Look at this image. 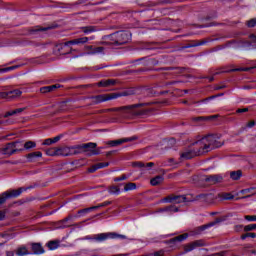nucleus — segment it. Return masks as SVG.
<instances>
[{"mask_svg":"<svg viewBox=\"0 0 256 256\" xmlns=\"http://www.w3.org/2000/svg\"><path fill=\"white\" fill-rule=\"evenodd\" d=\"M249 249H253V245L245 244L244 247H243V251H246V253H248Z\"/></svg>","mask_w":256,"mask_h":256,"instance_id":"nucleus-57","label":"nucleus"},{"mask_svg":"<svg viewBox=\"0 0 256 256\" xmlns=\"http://www.w3.org/2000/svg\"><path fill=\"white\" fill-rule=\"evenodd\" d=\"M75 151L73 150V146H64L60 147V156L61 157H72Z\"/></svg>","mask_w":256,"mask_h":256,"instance_id":"nucleus-18","label":"nucleus"},{"mask_svg":"<svg viewBox=\"0 0 256 256\" xmlns=\"http://www.w3.org/2000/svg\"><path fill=\"white\" fill-rule=\"evenodd\" d=\"M250 39H251V41H253L254 43H256V35H255V34H251V35H250Z\"/></svg>","mask_w":256,"mask_h":256,"instance_id":"nucleus-63","label":"nucleus"},{"mask_svg":"<svg viewBox=\"0 0 256 256\" xmlns=\"http://www.w3.org/2000/svg\"><path fill=\"white\" fill-rule=\"evenodd\" d=\"M46 155H49V157L61 156L60 147H54L46 150Z\"/></svg>","mask_w":256,"mask_h":256,"instance_id":"nucleus-28","label":"nucleus"},{"mask_svg":"<svg viewBox=\"0 0 256 256\" xmlns=\"http://www.w3.org/2000/svg\"><path fill=\"white\" fill-rule=\"evenodd\" d=\"M219 117L218 115H212L210 117H205V116H198V117H192L191 121L194 123H201L203 121H209V119H217Z\"/></svg>","mask_w":256,"mask_h":256,"instance_id":"nucleus-23","label":"nucleus"},{"mask_svg":"<svg viewBox=\"0 0 256 256\" xmlns=\"http://www.w3.org/2000/svg\"><path fill=\"white\" fill-rule=\"evenodd\" d=\"M164 181L163 176L158 175L150 180V183L153 187H157V185H161V183Z\"/></svg>","mask_w":256,"mask_h":256,"instance_id":"nucleus-32","label":"nucleus"},{"mask_svg":"<svg viewBox=\"0 0 256 256\" xmlns=\"http://www.w3.org/2000/svg\"><path fill=\"white\" fill-rule=\"evenodd\" d=\"M81 30L88 35V33H95L96 31H99V28L97 26H84L81 28Z\"/></svg>","mask_w":256,"mask_h":256,"instance_id":"nucleus-33","label":"nucleus"},{"mask_svg":"<svg viewBox=\"0 0 256 256\" xmlns=\"http://www.w3.org/2000/svg\"><path fill=\"white\" fill-rule=\"evenodd\" d=\"M131 41V33L128 31L116 32L108 37V41L103 42L105 45H125Z\"/></svg>","mask_w":256,"mask_h":256,"instance_id":"nucleus-3","label":"nucleus"},{"mask_svg":"<svg viewBox=\"0 0 256 256\" xmlns=\"http://www.w3.org/2000/svg\"><path fill=\"white\" fill-rule=\"evenodd\" d=\"M23 111H25V108H17L14 110V115H17L19 113H23Z\"/></svg>","mask_w":256,"mask_h":256,"instance_id":"nucleus-60","label":"nucleus"},{"mask_svg":"<svg viewBox=\"0 0 256 256\" xmlns=\"http://www.w3.org/2000/svg\"><path fill=\"white\" fill-rule=\"evenodd\" d=\"M88 42H89V37L76 38V39L67 41L64 44L59 45V51H61L63 47H69V45H85V43H88Z\"/></svg>","mask_w":256,"mask_h":256,"instance_id":"nucleus-10","label":"nucleus"},{"mask_svg":"<svg viewBox=\"0 0 256 256\" xmlns=\"http://www.w3.org/2000/svg\"><path fill=\"white\" fill-rule=\"evenodd\" d=\"M28 189H33V186L29 187H20L18 189H12L3 192L0 195V205H3L7 202V199H17L21 195V193L28 191Z\"/></svg>","mask_w":256,"mask_h":256,"instance_id":"nucleus-5","label":"nucleus"},{"mask_svg":"<svg viewBox=\"0 0 256 256\" xmlns=\"http://www.w3.org/2000/svg\"><path fill=\"white\" fill-rule=\"evenodd\" d=\"M126 179H128L127 175L123 174L122 176L115 178L114 181L118 183V181H126Z\"/></svg>","mask_w":256,"mask_h":256,"instance_id":"nucleus-50","label":"nucleus"},{"mask_svg":"<svg viewBox=\"0 0 256 256\" xmlns=\"http://www.w3.org/2000/svg\"><path fill=\"white\" fill-rule=\"evenodd\" d=\"M193 145L200 147L203 155H205V153H209V151H213V149L223 147V142L219 141V137L217 135L210 134L196 141Z\"/></svg>","mask_w":256,"mask_h":256,"instance_id":"nucleus-1","label":"nucleus"},{"mask_svg":"<svg viewBox=\"0 0 256 256\" xmlns=\"http://www.w3.org/2000/svg\"><path fill=\"white\" fill-rule=\"evenodd\" d=\"M240 193L241 195H246L242 197V199H249V197H253V195H256V188L252 187V188L242 189Z\"/></svg>","mask_w":256,"mask_h":256,"instance_id":"nucleus-21","label":"nucleus"},{"mask_svg":"<svg viewBox=\"0 0 256 256\" xmlns=\"http://www.w3.org/2000/svg\"><path fill=\"white\" fill-rule=\"evenodd\" d=\"M13 148L15 153H21V151H25V146L24 143L22 141H14L12 142Z\"/></svg>","mask_w":256,"mask_h":256,"instance_id":"nucleus-24","label":"nucleus"},{"mask_svg":"<svg viewBox=\"0 0 256 256\" xmlns=\"http://www.w3.org/2000/svg\"><path fill=\"white\" fill-rule=\"evenodd\" d=\"M247 237H251L252 239H255L256 234L253 232H248V233L242 234L240 238L242 239V241H245Z\"/></svg>","mask_w":256,"mask_h":256,"instance_id":"nucleus-43","label":"nucleus"},{"mask_svg":"<svg viewBox=\"0 0 256 256\" xmlns=\"http://www.w3.org/2000/svg\"><path fill=\"white\" fill-rule=\"evenodd\" d=\"M61 137H63V134H60L54 138H51L52 139V144L53 143H58V141H61Z\"/></svg>","mask_w":256,"mask_h":256,"instance_id":"nucleus-55","label":"nucleus"},{"mask_svg":"<svg viewBox=\"0 0 256 256\" xmlns=\"http://www.w3.org/2000/svg\"><path fill=\"white\" fill-rule=\"evenodd\" d=\"M10 94L9 92H0V99H8L9 101Z\"/></svg>","mask_w":256,"mask_h":256,"instance_id":"nucleus-49","label":"nucleus"},{"mask_svg":"<svg viewBox=\"0 0 256 256\" xmlns=\"http://www.w3.org/2000/svg\"><path fill=\"white\" fill-rule=\"evenodd\" d=\"M60 244H61V241H59V240H52V241L48 242L47 246L50 249V251H55V249H58Z\"/></svg>","mask_w":256,"mask_h":256,"instance_id":"nucleus-34","label":"nucleus"},{"mask_svg":"<svg viewBox=\"0 0 256 256\" xmlns=\"http://www.w3.org/2000/svg\"><path fill=\"white\" fill-rule=\"evenodd\" d=\"M15 253L17 256L31 255V252H29V250L25 246H21V247L17 248Z\"/></svg>","mask_w":256,"mask_h":256,"instance_id":"nucleus-29","label":"nucleus"},{"mask_svg":"<svg viewBox=\"0 0 256 256\" xmlns=\"http://www.w3.org/2000/svg\"><path fill=\"white\" fill-rule=\"evenodd\" d=\"M165 203H174L179 205V203H185L187 201V197L185 195H174L171 194L163 199Z\"/></svg>","mask_w":256,"mask_h":256,"instance_id":"nucleus-8","label":"nucleus"},{"mask_svg":"<svg viewBox=\"0 0 256 256\" xmlns=\"http://www.w3.org/2000/svg\"><path fill=\"white\" fill-rule=\"evenodd\" d=\"M6 256H15V253L13 251H7Z\"/></svg>","mask_w":256,"mask_h":256,"instance_id":"nucleus-64","label":"nucleus"},{"mask_svg":"<svg viewBox=\"0 0 256 256\" xmlns=\"http://www.w3.org/2000/svg\"><path fill=\"white\" fill-rule=\"evenodd\" d=\"M98 165V169H103L105 167H109V162H100V163H97Z\"/></svg>","mask_w":256,"mask_h":256,"instance_id":"nucleus-51","label":"nucleus"},{"mask_svg":"<svg viewBox=\"0 0 256 256\" xmlns=\"http://www.w3.org/2000/svg\"><path fill=\"white\" fill-rule=\"evenodd\" d=\"M153 104L154 102L138 103V104H132V105L121 106L116 108L102 109V110H98L96 113H109L111 111H120L123 117H131L133 115H143V113L137 111L139 107H145V105H153Z\"/></svg>","mask_w":256,"mask_h":256,"instance_id":"nucleus-2","label":"nucleus"},{"mask_svg":"<svg viewBox=\"0 0 256 256\" xmlns=\"http://www.w3.org/2000/svg\"><path fill=\"white\" fill-rule=\"evenodd\" d=\"M49 29H53V27H41V26H35L32 28H29V34L35 35V33H39V31H49Z\"/></svg>","mask_w":256,"mask_h":256,"instance_id":"nucleus-26","label":"nucleus"},{"mask_svg":"<svg viewBox=\"0 0 256 256\" xmlns=\"http://www.w3.org/2000/svg\"><path fill=\"white\" fill-rule=\"evenodd\" d=\"M59 88H61V84L44 86V87L40 88V93H51V92L55 91V89H59Z\"/></svg>","mask_w":256,"mask_h":256,"instance_id":"nucleus-22","label":"nucleus"},{"mask_svg":"<svg viewBox=\"0 0 256 256\" xmlns=\"http://www.w3.org/2000/svg\"><path fill=\"white\" fill-rule=\"evenodd\" d=\"M115 83H117L116 80L114 79H108V80H101L100 82H98V87H113V85H115Z\"/></svg>","mask_w":256,"mask_h":256,"instance_id":"nucleus-27","label":"nucleus"},{"mask_svg":"<svg viewBox=\"0 0 256 256\" xmlns=\"http://www.w3.org/2000/svg\"><path fill=\"white\" fill-rule=\"evenodd\" d=\"M31 249L34 255H43V253H45V249L43 248L41 243H32Z\"/></svg>","mask_w":256,"mask_h":256,"instance_id":"nucleus-20","label":"nucleus"},{"mask_svg":"<svg viewBox=\"0 0 256 256\" xmlns=\"http://www.w3.org/2000/svg\"><path fill=\"white\" fill-rule=\"evenodd\" d=\"M201 155H203V150L196 145L194 149H186L180 153L181 159H193V157H199Z\"/></svg>","mask_w":256,"mask_h":256,"instance_id":"nucleus-6","label":"nucleus"},{"mask_svg":"<svg viewBox=\"0 0 256 256\" xmlns=\"http://www.w3.org/2000/svg\"><path fill=\"white\" fill-rule=\"evenodd\" d=\"M137 137L133 136L130 138H122V139H118V140H111L108 142V145H110L111 147H117L119 145H123V143H129L131 141H136Z\"/></svg>","mask_w":256,"mask_h":256,"instance_id":"nucleus-15","label":"nucleus"},{"mask_svg":"<svg viewBox=\"0 0 256 256\" xmlns=\"http://www.w3.org/2000/svg\"><path fill=\"white\" fill-rule=\"evenodd\" d=\"M251 69H256V65L251 67V68H237V69H231L229 71L230 72H233V71H251Z\"/></svg>","mask_w":256,"mask_h":256,"instance_id":"nucleus-47","label":"nucleus"},{"mask_svg":"<svg viewBox=\"0 0 256 256\" xmlns=\"http://www.w3.org/2000/svg\"><path fill=\"white\" fill-rule=\"evenodd\" d=\"M133 167H138L139 169H143V167H155V163H144V162H134Z\"/></svg>","mask_w":256,"mask_h":256,"instance_id":"nucleus-35","label":"nucleus"},{"mask_svg":"<svg viewBox=\"0 0 256 256\" xmlns=\"http://www.w3.org/2000/svg\"><path fill=\"white\" fill-rule=\"evenodd\" d=\"M98 169H99L98 164H95V165H93L92 167H90V168L88 169V172H89V173H95V171H97Z\"/></svg>","mask_w":256,"mask_h":256,"instance_id":"nucleus-53","label":"nucleus"},{"mask_svg":"<svg viewBox=\"0 0 256 256\" xmlns=\"http://www.w3.org/2000/svg\"><path fill=\"white\" fill-rule=\"evenodd\" d=\"M93 103L95 105H99V103H104V101H111V99H115V94L110 93V94H101V95H96L91 97Z\"/></svg>","mask_w":256,"mask_h":256,"instance_id":"nucleus-12","label":"nucleus"},{"mask_svg":"<svg viewBox=\"0 0 256 256\" xmlns=\"http://www.w3.org/2000/svg\"><path fill=\"white\" fill-rule=\"evenodd\" d=\"M9 101L13 100V99H17V97H21V95H23V92L19 89H14L12 91H9Z\"/></svg>","mask_w":256,"mask_h":256,"instance_id":"nucleus-30","label":"nucleus"},{"mask_svg":"<svg viewBox=\"0 0 256 256\" xmlns=\"http://www.w3.org/2000/svg\"><path fill=\"white\" fill-rule=\"evenodd\" d=\"M83 3H85V0H80V2H76L74 4H66L64 6V9H73V7H75V5H81Z\"/></svg>","mask_w":256,"mask_h":256,"instance_id":"nucleus-44","label":"nucleus"},{"mask_svg":"<svg viewBox=\"0 0 256 256\" xmlns=\"http://www.w3.org/2000/svg\"><path fill=\"white\" fill-rule=\"evenodd\" d=\"M255 229H256V224H249L244 226V231L246 233H248V231H255Z\"/></svg>","mask_w":256,"mask_h":256,"instance_id":"nucleus-45","label":"nucleus"},{"mask_svg":"<svg viewBox=\"0 0 256 256\" xmlns=\"http://www.w3.org/2000/svg\"><path fill=\"white\" fill-rule=\"evenodd\" d=\"M26 157L30 162H33V159H35V157H43V153H41L40 151L32 152L27 154Z\"/></svg>","mask_w":256,"mask_h":256,"instance_id":"nucleus-36","label":"nucleus"},{"mask_svg":"<svg viewBox=\"0 0 256 256\" xmlns=\"http://www.w3.org/2000/svg\"><path fill=\"white\" fill-rule=\"evenodd\" d=\"M178 213L179 208L175 205H170L159 210V213Z\"/></svg>","mask_w":256,"mask_h":256,"instance_id":"nucleus-25","label":"nucleus"},{"mask_svg":"<svg viewBox=\"0 0 256 256\" xmlns=\"http://www.w3.org/2000/svg\"><path fill=\"white\" fill-rule=\"evenodd\" d=\"M241 175H243L241 170L233 171L230 173V177L233 179V181H238V179H241Z\"/></svg>","mask_w":256,"mask_h":256,"instance_id":"nucleus-38","label":"nucleus"},{"mask_svg":"<svg viewBox=\"0 0 256 256\" xmlns=\"http://www.w3.org/2000/svg\"><path fill=\"white\" fill-rule=\"evenodd\" d=\"M135 189H137V184L129 182L127 184H125L124 186V191H135Z\"/></svg>","mask_w":256,"mask_h":256,"instance_id":"nucleus-40","label":"nucleus"},{"mask_svg":"<svg viewBox=\"0 0 256 256\" xmlns=\"http://www.w3.org/2000/svg\"><path fill=\"white\" fill-rule=\"evenodd\" d=\"M198 199H202V201H205V203H213L215 199H219V194L216 196L213 193L200 194L198 195Z\"/></svg>","mask_w":256,"mask_h":256,"instance_id":"nucleus-17","label":"nucleus"},{"mask_svg":"<svg viewBox=\"0 0 256 256\" xmlns=\"http://www.w3.org/2000/svg\"><path fill=\"white\" fill-rule=\"evenodd\" d=\"M43 145H53L52 138H48V139L44 140Z\"/></svg>","mask_w":256,"mask_h":256,"instance_id":"nucleus-59","label":"nucleus"},{"mask_svg":"<svg viewBox=\"0 0 256 256\" xmlns=\"http://www.w3.org/2000/svg\"><path fill=\"white\" fill-rule=\"evenodd\" d=\"M245 219L246 221H256V215H246Z\"/></svg>","mask_w":256,"mask_h":256,"instance_id":"nucleus-56","label":"nucleus"},{"mask_svg":"<svg viewBox=\"0 0 256 256\" xmlns=\"http://www.w3.org/2000/svg\"><path fill=\"white\" fill-rule=\"evenodd\" d=\"M94 239L96 241H106V239H127V236L117 234L115 232L97 234Z\"/></svg>","mask_w":256,"mask_h":256,"instance_id":"nucleus-7","label":"nucleus"},{"mask_svg":"<svg viewBox=\"0 0 256 256\" xmlns=\"http://www.w3.org/2000/svg\"><path fill=\"white\" fill-rule=\"evenodd\" d=\"M95 209H97V207H89V208H84L78 211V215H85L87 213H91V211H95Z\"/></svg>","mask_w":256,"mask_h":256,"instance_id":"nucleus-41","label":"nucleus"},{"mask_svg":"<svg viewBox=\"0 0 256 256\" xmlns=\"http://www.w3.org/2000/svg\"><path fill=\"white\" fill-rule=\"evenodd\" d=\"M196 44H193L192 47H199V45H205L207 43V41L205 40H198L195 41Z\"/></svg>","mask_w":256,"mask_h":256,"instance_id":"nucleus-52","label":"nucleus"},{"mask_svg":"<svg viewBox=\"0 0 256 256\" xmlns=\"http://www.w3.org/2000/svg\"><path fill=\"white\" fill-rule=\"evenodd\" d=\"M247 254L256 256V249L248 250Z\"/></svg>","mask_w":256,"mask_h":256,"instance_id":"nucleus-61","label":"nucleus"},{"mask_svg":"<svg viewBox=\"0 0 256 256\" xmlns=\"http://www.w3.org/2000/svg\"><path fill=\"white\" fill-rule=\"evenodd\" d=\"M111 201H105L97 206H92V207H96V209H101V207H107L108 205H111Z\"/></svg>","mask_w":256,"mask_h":256,"instance_id":"nucleus-48","label":"nucleus"},{"mask_svg":"<svg viewBox=\"0 0 256 256\" xmlns=\"http://www.w3.org/2000/svg\"><path fill=\"white\" fill-rule=\"evenodd\" d=\"M0 153L2 155H7V157H11V155H15V149L13 148V142H9L0 148Z\"/></svg>","mask_w":256,"mask_h":256,"instance_id":"nucleus-14","label":"nucleus"},{"mask_svg":"<svg viewBox=\"0 0 256 256\" xmlns=\"http://www.w3.org/2000/svg\"><path fill=\"white\" fill-rule=\"evenodd\" d=\"M5 219V211H0V221H3Z\"/></svg>","mask_w":256,"mask_h":256,"instance_id":"nucleus-62","label":"nucleus"},{"mask_svg":"<svg viewBox=\"0 0 256 256\" xmlns=\"http://www.w3.org/2000/svg\"><path fill=\"white\" fill-rule=\"evenodd\" d=\"M37 147V143L35 141H27L24 143V150L29 151L30 149H35Z\"/></svg>","mask_w":256,"mask_h":256,"instance_id":"nucleus-37","label":"nucleus"},{"mask_svg":"<svg viewBox=\"0 0 256 256\" xmlns=\"http://www.w3.org/2000/svg\"><path fill=\"white\" fill-rule=\"evenodd\" d=\"M221 221H223V219L216 218V220L213 222H210L208 224H205V225L195 228L194 233H195V235H201L203 233V231H205L206 229H209V227H214V225H217V223H221Z\"/></svg>","mask_w":256,"mask_h":256,"instance_id":"nucleus-13","label":"nucleus"},{"mask_svg":"<svg viewBox=\"0 0 256 256\" xmlns=\"http://www.w3.org/2000/svg\"><path fill=\"white\" fill-rule=\"evenodd\" d=\"M198 247H205V241L203 240H195L183 246L184 253H190V251H194Z\"/></svg>","mask_w":256,"mask_h":256,"instance_id":"nucleus-11","label":"nucleus"},{"mask_svg":"<svg viewBox=\"0 0 256 256\" xmlns=\"http://www.w3.org/2000/svg\"><path fill=\"white\" fill-rule=\"evenodd\" d=\"M249 111V108H238L236 110V113H247Z\"/></svg>","mask_w":256,"mask_h":256,"instance_id":"nucleus-58","label":"nucleus"},{"mask_svg":"<svg viewBox=\"0 0 256 256\" xmlns=\"http://www.w3.org/2000/svg\"><path fill=\"white\" fill-rule=\"evenodd\" d=\"M187 237H189V234H181L179 236H176V237L170 239V243H181V242L185 241V239H187Z\"/></svg>","mask_w":256,"mask_h":256,"instance_id":"nucleus-31","label":"nucleus"},{"mask_svg":"<svg viewBox=\"0 0 256 256\" xmlns=\"http://www.w3.org/2000/svg\"><path fill=\"white\" fill-rule=\"evenodd\" d=\"M85 51L90 55H97V53H103L105 51V47H95L93 45L85 46Z\"/></svg>","mask_w":256,"mask_h":256,"instance_id":"nucleus-19","label":"nucleus"},{"mask_svg":"<svg viewBox=\"0 0 256 256\" xmlns=\"http://www.w3.org/2000/svg\"><path fill=\"white\" fill-rule=\"evenodd\" d=\"M74 151V155H81V153H88L89 156L91 155H99L101 151L97 149V143L89 142L80 145L72 146Z\"/></svg>","mask_w":256,"mask_h":256,"instance_id":"nucleus-4","label":"nucleus"},{"mask_svg":"<svg viewBox=\"0 0 256 256\" xmlns=\"http://www.w3.org/2000/svg\"><path fill=\"white\" fill-rule=\"evenodd\" d=\"M108 192H109L111 195H119V193H121V189H119V187H117V186H111V187L108 189Z\"/></svg>","mask_w":256,"mask_h":256,"instance_id":"nucleus-42","label":"nucleus"},{"mask_svg":"<svg viewBox=\"0 0 256 256\" xmlns=\"http://www.w3.org/2000/svg\"><path fill=\"white\" fill-rule=\"evenodd\" d=\"M13 115H15V110H11V111L6 112L3 117H4V119H7V117H11Z\"/></svg>","mask_w":256,"mask_h":256,"instance_id":"nucleus-54","label":"nucleus"},{"mask_svg":"<svg viewBox=\"0 0 256 256\" xmlns=\"http://www.w3.org/2000/svg\"><path fill=\"white\" fill-rule=\"evenodd\" d=\"M247 27H256V18H252L246 22Z\"/></svg>","mask_w":256,"mask_h":256,"instance_id":"nucleus-46","label":"nucleus"},{"mask_svg":"<svg viewBox=\"0 0 256 256\" xmlns=\"http://www.w3.org/2000/svg\"><path fill=\"white\" fill-rule=\"evenodd\" d=\"M224 199L225 201H231L232 199L235 198V196H233V194L231 193H223V194H218V199Z\"/></svg>","mask_w":256,"mask_h":256,"instance_id":"nucleus-39","label":"nucleus"},{"mask_svg":"<svg viewBox=\"0 0 256 256\" xmlns=\"http://www.w3.org/2000/svg\"><path fill=\"white\" fill-rule=\"evenodd\" d=\"M137 88H128L120 93H114V99L118 97H131V95H137Z\"/></svg>","mask_w":256,"mask_h":256,"instance_id":"nucleus-16","label":"nucleus"},{"mask_svg":"<svg viewBox=\"0 0 256 256\" xmlns=\"http://www.w3.org/2000/svg\"><path fill=\"white\" fill-rule=\"evenodd\" d=\"M203 181L207 185H217V183H223V176L220 174L206 175Z\"/></svg>","mask_w":256,"mask_h":256,"instance_id":"nucleus-9","label":"nucleus"}]
</instances>
